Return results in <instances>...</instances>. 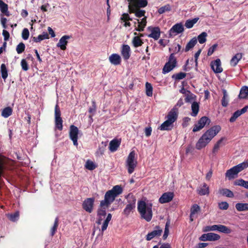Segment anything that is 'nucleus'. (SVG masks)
Returning a JSON list of instances; mask_svg holds the SVG:
<instances>
[{
  "mask_svg": "<svg viewBox=\"0 0 248 248\" xmlns=\"http://www.w3.org/2000/svg\"><path fill=\"white\" fill-rule=\"evenodd\" d=\"M121 54L123 58L127 60L130 56V48L127 45H124L121 50Z\"/></svg>",
  "mask_w": 248,
  "mask_h": 248,
  "instance_id": "22",
  "label": "nucleus"
},
{
  "mask_svg": "<svg viewBox=\"0 0 248 248\" xmlns=\"http://www.w3.org/2000/svg\"><path fill=\"white\" fill-rule=\"evenodd\" d=\"M70 38V36L68 35L63 36L59 40L57 46L62 50H65L66 48V45L68 43V40Z\"/></svg>",
  "mask_w": 248,
  "mask_h": 248,
  "instance_id": "19",
  "label": "nucleus"
},
{
  "mask_svg": "<svg viewBox=\"0 0 248 248\" xmlns=\"http://www.w3.org/2000/svg\"><path fill=\"white\" fill-rule=\"evenodd\" d=\"M242 114L239 110L236 111L234 113H233L232 116L230 118V122L231 123L234 122Z\"/></svg>",
  "mask_w": 248,
  "mask_h": 248,
  "instance_id": "51",
  "label": "nucleus"
},
{
  "mask_svg": "<svg viewBox=\"0 0 248 248\" xmlns=\"http://www.w3.org/2000/svg\"><path fill=\"white\" fill-rule=\"evenodd\" d=\"M218 232L226 234H229L232 232V230L228 227L225 225H219Z\"/></svg>",
  "mask_w": 248,
  "mask_h": 248,
  "instance_id": "45",
  "label": "nucleus"
},
{
  "mask_svg": "<svg viewBox=\"0 0 248 248\" xmlns=\"http://www.w3.org/2000/svg\"><path fill=\"white\" fill-rule=\"evenodd\" d=\"M199 19V17H196L192 19L187 20L186 21L185 25L188 29L191 28L193 27L194 25L198 22Z\"/></svg>",
  "mask_w": 248,
  "mask_h": 248,
  "instance_id": "34",
  "label": "nucleus"
},
{
  "mask_svg": "<svg viewBox=\"0 0 248 248\" xmlns=\"http://www.w3.org/2000/svg\"><path fill=\"white\" fill-rule=\"evenodd\" d=\"M132 44L135 47H138L142 46L143 42L139 36H135L132 41Z\"/></svg>",
  "mask_w": 248,
  "mask_h": 248,
  "instance_id": "38",
  "label": "nucleus"
},
{
  "mask_svg": "<svg viewBox=\"0 0 248 248\" xmlns=\"http://www.w3.org/2000/svg\"><path fill=\"white\" fill-rule=\"evenodd\" d=\"M220 238V236L217 233L209 232L202 235L199 239L202 241H215L219 240Z\"/></svg>",
  "mask_w": 248,
  "mask_h": 248,
  "instance_id": "13",
  "label": "nucleus"
},
{
  "mask_svg": "<svg viewBox=\"0 0 248 248\" xmlns=\"http://www.w3.org/2000/svg\"><path fill=\"white\" fill-rule=\"evenodd\" d=\"M211 66L215 73H220L222 72L223 69L221 66V61L217 59L211 63Z\"/></svg>",
  "mask_w": 248,
  "mask_h": 248,
  "instance_id": "18",
  "label": "nucleus"
},
{
  "mask_svg": "<svg viewBox=\"0 0 248 248\" xmlns=\"http://www.w3.org/2000/svg\"><path fill=\"white\" fill-rule=\"evenodd\" d=\"M55 128L59 130L62 129V120L61 117V111L58 105L55 108Z\"/></svg>",
  "mask_w": 248,
  "mask_h": 248,
  "instance_id": "9",
  "label": "nucleus"
},
{
  "mask_svg": "<svg viewBox=\"0 0 248 248\" xmlns=\"http://www.w3.org/2000/svg\"><path fill=\"white\" fill-rule=\"evenodd\" d=\"M197 43V39L194 37L186 45L185 51L187 52L192 48Z\"/></svg>",
  "mask_w": 248,
  "mask_h": 248,
  "instance_id": "33",
  "label": "nucleus"
},
{
  "mask_svg": "<svg viewBox=\"0 0 248 248\" xmlns=\"http://www.w3.org/2000/svg\"><path fill=\"white\" fill-rule=\"evenodd\" d=\"M237 173L233 168V167L230 169L227 170L225 176L227 177L229 180H231L235 178L237 176Z\"/></svg>",
  "mask_w": 248,
  "mask_h": 248,
  "instance_id": "25",
  "label": "nucleus"
},
{
  "mask_svg": "<svg viewBox=\"0 0 248 248\" xmlns=\"http://www.w3.org/2000/svg\"><path fill=\"white\" fill-rule=\"evenodd\" d=\"M207 36V34L205 32H202V33L199 35L197 37L199 42L201 44L205 43L206 41Z\"/></svg>",
  "mask_w": 248,
  "mask_h": 248,
  "instance_id": "46",
  "label": "nucleus"
},
{
  "mask_svg": "<svg viewBox=\"0 0 248 248\" xmlns=\"http://www.w3.org/2000/svg\"><path fill=\"white\" fill-rule=\"evenodd\" d=\"M58 222H59L58 218L56 217L55 220L53 227L51 228V233L52 236H53L55 234V233L57 230V229L58 226Z\"/></svg>",
  "mask_w": 248,
  "mask_h": 248,
  "instance_id": "53",
  "label": "nucleus"
},
{
  "mask_svg": "<svg viewBox=\"0 0 248 248\" xmlns=\"http://www.w3.org/2000/svg\"><path fill=\"white\" fill-rule=\"evenodd\" d=\"M123 192V188L121 186L116 185L109 190H108L105 195L104 199L100 202L99 208L97 210L98 220L97 223L100 224L106 215L107 209L114 202L116 197Z\"/></svg>",
  "mask_w": 248,
  "mask_h": 248,
  "instance_id": "1",
  "label": "nucleus"
},
{
  "mask_svg": "<svg viewBox=\"0 0 248 248\" xmlns=\"http://www.w3.org/2000/svg\"><path fill=\"white\" fill-rule=\"evenodd\" d=\"M79 132L78 129L77 127L74 125H72L70 127L69 136L70 139L73 141V144L75 146H78V134Z\"/></svg>",
  "mask_w": 248,
  "mask_h": 248,
  "instance_id": "12",
  "label": "nucleus"
},
{
  "mask_svg": "<svg viewBox=\"0 0 248 248\" xmlns=\"http://www.w3.org/2000/svg\"><path fill=\"white\" fill-rule=\"evenodd\" d=\"M145 87L146 95L148 96H152L153 95V87L152 85L148 82H146Z\"/></svg>",
  "mask_w": 248,
  "mask_h": 248,
  "instance_id": "48",
  "label": "nucleus"
},
{
  "mask_svg": "<svg viewBox=\"0 0 248 248\" xmlns=\"http://www.w3.org/2000/svg\"><path fill=\"white\" fill-rule=\"evenodd\" d=\"M29 31L27 28H25L22 31V37L24 40H27L29 36Z\"/></svg>",
  "mask_w": 248,
  "mask_h": 248,
  "instance_id": "56",
  "label": "nucleus"
},
{
  "mask_svg": "<svg viewBox=\"0 0 248 248\" xmlns=\"http://www.w3.org/2000/svg\"><path fill=\"white\" fill-rule=\"evenodd\" d=\"M135 151H131L129 153L126 161V167L129 174H131L134 171L137 166V161L135 159Z\"/></svg>",
  "mask_w": 248,
  "mask_h": 248,
  "instance_id": "6",
  "label": "nucleus"
},
{
  "mask_svg": "<svg viewBox=\"0 0 248 248\" xmlns=\"http://www.w3.org/2000/svg\"><path fill=\"white\" fill-rule=\"evenodd\" d=\"M219 193L223 196H225L229 198H232L234 196L233 192L227 188H222L220 189Z\"/></svg>",
  "mask_w": 248,
  "mask_h": 248,
  "instance_id": "37",
  "label": "nucleus"
},
{
  "mask_svg": "<svg viewBox=\"0 0 248 248\" xmlns=\"http://www.w3.org/2000/svg\"><path fill=\"white\" fill-rule=\"evenodd\" d=\"M0 9L2 13L6 16H9V13L8 11V5L5 3L2 0H0Z\"/></svg>",
  "mask_w": 248,
  "mask_h": 248,
  "instance_id": "29",
  "label": "nucleus"
},
{
  "mask_svg": "<svg viewBox=\"0 0 248 248\" xmlns=\"http://www.w3.org/2000/svg\"><path fill=\"white\" fill-rule=\"evenodd\" d=\"M198 191L200 195H208L209 194V187L207 184L203 183L202 186L199 187Z\"/></svg>",
  "mask_w": 248,
  "mask_h": 248,
  "instance_id": "26",
  "label": "nucleus"
},
{
  "mask_svg": "<svg viewBox=\"0 0 248 248\" xmlns=\"http://www.w3.org/2000/svg\"><path fill=\"white\" fill-rule=\"evenodd\" d=\"M194 95L191 93L190 92H188V93H187L186 95V97L185 98V101L186 102H190L194 99Z\"/></svg>",
  "mask_w": 248,
  "mask_h": 248,
  "instance_id": "58",
  "label": "nucleus"
},
{
  "mask_svg": "<svg viewBox=\"0 0 248 248\" xmlns=\"http://www.w3.org/2000/svg\"><path fill=\"white\" fill-rule=\"evenodd\" d=\"M21 65L22 66V68L24 71H27L29 69L28 64L27 62L25 59H23L21 62Z\"/></svg>",
  "mask_w": 248,
  "mask_h": 248,
  "instance_id": "57",
  "label": "nucleus"
},
{
  "mask_svg": "<svg viewBox=\"0 0 248 248\" xmlns=\"http://www.w3.org/2000/svg\"><path fill=\"white\" fill-rule=\"evenodd\" d=\"M48 38V34L46 32H44L42 34L39 35L37 37H33V40L35 42H39L43 40Z\"/></svg>",
  "mask_w": 248,
  "mask_h": 248,
  "instance_id": "42",
  "label": "nucleus"
},
{
  "mask_svg": "<svg viewBox=\"0 0 248 248\" xmlns=\"http://www.w3.org/2000/svg\"><path fill=\"white\" fill-rule=\"evenodd\" d=\"M177 65L176 58L173 53L170 55L168 62L166 63L163 68V73L166 74L172 70Z\"/></svg>",
  "mask_w": 248,
  "mask_h": 248,
  "instance_id": "7",
  "label": "nucleus"
},
{
  "mask_svg": "<svg viewBox=\"0 0 248 248\" xmlns=\"http://www.w3.org/2000/svg\"><path fill=\"white\" fill-rule=\"evenodd\" d=\"M148 29L151 32V33L148 35L149 37L152 38L155 40L159 39L160 36V31L158 27L153 28L149 27Z\"/></svg>",
  "mask_w": 248,
  "mask_h": 248,
  "instance_id": "17",
  "label": "nucleus"
},
{
  "mask_svg": "<svg viewBox=\"0 0 248 248\" xmlns=\"http://www.w3.org/2000/svg\"><path fill=\"white\" fill-rule=\"evenodd\" d=\"M178 116V109L174 107L172 108L166 116V120L159 127L161 130H170L173 127L174 123Z\"/></svg>",
  "mask_w": 248,
  "mask_h": 248,
  "instance_id": "5",
  "label": "nucleus"
},
{
  "mask_svg": "<svg viewBox=\"0 0 248 248\" xmlns=\"http://www.w3.org/2000/svg\"><path fill=\"white\" fill-rule=\"evenodd\" d=\"M186 76V74L183 72H180L172 76L173 78L176 79L180 80L184 78Z\"/></svg>",
  "mask_w": 248,
  "mask_h": 248,
  "instance_id": "54",
  "label": "nucleus"
},
{
  "mask_svg": "<svg viewBox=\"0 0 248 248\" xmlns=\"http://www.w3.org/2000/svg\"><path fill=\"white\" fill-rule=\"evenodd\" d=\"M168 225H169L168 223H167L166 224V226H165L164 233V234L163 236L164 239H166L169 234V230Z\"/></svg>",
  "mask_w": 248,
  "mask_h": 248,
  "instance_id": "61",
  "label": "nucleus"
},
{
  "mask_svg": "<svg viewBox=\"0 0 248 248\" xmlns=\"http://www.w3.org/2000/svg\"><path fill=\"white\" fill-rule=\"evenodd\" d=\"M85 167L88 170H92L97 167V165L92 161L88 160L86 161Z\"/></svg>",
  "mask_w": 248,
  "mask_h": 248,
  "instance_id": "41",
  "label": "nucleus"
},
{
  "mask_svg": "<svg viewBox=\"0 0 248 248\" xmlns=\"http://www.w3.org/2000/svg\"><path fill=\"white\" fill-rule=\"evenodd\" d=\"M212 174L213 171L212 170H210L206 175V179L208 181H209L212 177Z\"/></svg>",
  "mask_w": 248,
  "mask_h": 248,
  "instance_id": "63",
  "label": "nucleus"
},
{
  "mask_svg": "<svg viewBox=\"0 0 248 248\" xmlns=\"http://www.w3.org/2000/svg\"><path fill=\"white\" fill-rule=\"evenodd\" d=\"M110 62L115 65H119L121 63V58L118 54H112L108 58Z\"/></svg>",
  "mask_w": 248,
  "mask_h": 248,
  "instance_id": "21",
  "label": "nucleus"
},
{
  "mask_svg": "<svg viewBox=\"0 0 248 248\" xmlns=\"http://www.w3.org/2000/svg\"><path fill=\"white\" fill-rule=\"evenodd\" d=\"M120 142L117 140H111L109 145V149L111 152L116 151L118 148L119 147Z\"/></svg>",
  "mask_w": 248,
  "mask_h": 248,
  "instance_id": "27",
  "label": "nucleus"
},
{
  "mask_svg": "<svg viewBox=\"0 0 248 248\" xmlns=\"http://www.w3.org/2000/svg\"><path fill=\"white\" fill-rule=\"evenodd\" d=\"M174 197V193L171 192H165L163 193L159 199V202L160 203H165L172 201Z\"/></svg>",
  "mask_w": 248,
  "mask_h": 248,
  "instance_id": "16",
  "label": "nucleus"
},
{
  "mask_svg": "<svg viewBox=\"0 0 248 248\" xmlns=\"http://www.w3.org/2000/svg\"><path fill=\"white\" fill-rule=\"evenodd\" d=\"M192 113L191 115L192 116H196L197 115L199 110V104L196 102H194L191 105Z\"/></svg>",
  "mask_w": 248,
  "mask_h": 248,
  "instance_id": "35",
  "label": "nucleus"
},
{
  "mask_svg": "<svg viewBox=\"0 0 248 248\" xmlns=\"http://www.w3.org/2000/svg\"><path fill=\"white\" fill-rule=\"evenodd\" d=\"M25 45L23 43H20L17 46L16 50L18 54H20L25 50Z\"/></svg>",
  "mask_w": 248,
  "mask_h": 248,
  "instance_id": "52",
  "label": "nucleus"
},
{
  "mask_svg": "<svg viewBox=\"0 0 248 248\" xmlns=\"http://www.w3.org/2000/svg\"><path fill=\"white\" fill-rule=\"evenodd\" d=\"M223 140L224 138H222L219 140H218L217 142L215 144L214 147L213 149V152L214 153L217 152L220 147L221 146V143Z\"/></svg>",
  "mask_w": 248,
  "mask_h": 248,
  "instance_id": "49",
  "label": "nucleus"
},
{
  "mask_svg": "<svg viewBox=\"0 0 248 248\" xmlns=\"http://www.w3.org/2000/svg\"><path fill=\"white\" fill-rule=\"evenodd\" d=\"M0 71L1 73V77L4 79H5L8 77V72L7 70V68L5 64L2 63L0 66Z\"/></svg>",
  "mask_w": 248,
  "mask_h": 248,
  "instance_id": "47",
  "label": "nucleus"
},
{
  "mask_svg": "<svg viewBox=\"0 0 248 248\" xmlns=\"http://www.w3.org/2000/svg\"><path fill=\"white\" fill-rule=\"evenodd\" d=\"M136 199H133L131 203L127 204L124 209L123 214L125 216H128L131 212L135 208Z\"/></svg>",
  "mask_w": 248,
  "mask_h": 248,
  "instance_id": "20",
  "label": "nucleus"
},
{
  "mask_svg": "<svg viewBox=\"0 0 248 248\" xmlns=\"http://www.w3.org/2000/svg\"><path fill=\"white\" fill-rule=\"evenodd\" d=\"M193 151V148L192 146L190 145L187 146V147L186 148V154H188L192 153Z\"/></svg>",
  "mask_w": 248,
  "mask_h": 248,
  "instance_id": "64",
  "label": "nucleus"
},
{
  "mask_svg": "<svg viewBox=\"0 0 248 248\" xmlns=\"http://www.w3.org/2000/svg\"><path fill=\"white\" fill-rule=\"evenodd\" d=\"M248 167V160H247L243 162L238 164L233 167L235 169L237 173L242 171L246 169Z\"/></svg>",
  "mask_w": 248,
  "mask_h": 248,
  "instance_id": "24",
  "label": "nucleus"
},
{
  "mask_svg": "<svg viewBox=\"0 0 248 248\" xmlns=\"http://www.w3.org/2000/svg\"><path fill=\"white\" fill-rule=\"evenodd\" d=\"M200 210V207L199 205L195 204H194L191 208L190 214L191 215H195Z\"/></svg>",
  "mask_w": 248,
  "mask_h": 248,
  "instance_id": "50",
  "label": "nucleus"
},
{
  "mask_svg": "<svg viewBox=\"0 0 248 248\" xmlns=\"http://www.w3.org/2000/svg\"><path fill=\"white\" fill-rule=\"evenodd\" d=\"M184 31L183 25L181 23H177L170 29L169 32L170 36H174L183 32Z\"/></svg>",
  "mask_w": 248,
  "mask_h": 248,
  "instance_id": "15",
  "label": "nucleus"
},
{
  "mask_svg": "<svg viewBox=\"0 0 248 248\" xmlns=\"http://www.w3.org/2000/svg\"><path fill=\"white\" fill-rule=\"evenodd\" d=\"M210 120L206 116L202 117L198 122L197 124L194 125L193 128V132H195L201 130L202 129L206 124H209Z\"/></svg>",
  "mask_w": 248,
  "mask_h": 248,
  "instance_id": "10",
  "label": "nucleus"
},
{
  "mask_svg": "<svg viewBox=\"0 0 248 248\" xmlns=\"http://www.w3.org/2000/svg\"><path fill=\"white\" fill-rule=\"evenodd\" d=\"M94 202V199L93 198H87L83 202V209L88 213H92L93 209Z\"/></svg>",
  "mask_w": 248,
  "mask_h": 248,
  "instance_id": "11",
  "label": "nucleus"
},
{
  "mask_svg": "<svg viewBox=\"0 0 248 248\" xmlns=\"http://www.w3.org/2000/svg\"><path fill=\"white\" fill-rule=\"evenodd\" d=\"M220 130L221 127L219 125H215L208 129L196 143V148L197 150H201L204 148Z\"/></svg>",
  "mask_w": 248,
  "mask_h": 248,
  "instance_id": "2",
  "label": "nucleus"
},
{
  "mask_svg": "<svg viewBox=\"0 0 248 248\" xmlns=\"http://www.w3.org/2000/svg\"><path fill=\"white\" fill-rule=\"evenodd\" d=\"M242 58V55L241 53H238L236 54L231 60V65L232 66H236Z\"/></svg>",
  "mask_w": 248,
  "mask_h": 248,
  "instance_id": "28",
  "label": "nucleus"
},
{
  "mask_svg": "<svg viewBox=\"0 0 248 248\" xmlns=\"http://www.w3.org/2000/svg\"><path fill=\"white\" fill-rule=\"evenodd\" d=\"M6 216L10 221L15 222L19 219V212L16 211L13 214H7Z\"/></svg>",
  "mask_w": 248,
  "mask_h": 248,
  "instance_id": "30",
  "label": "nucleus"
},
{
  "mask_svg": "<svg viewBox=\"0 0 248 248\" xmlns=\"http://www.w3.org/2000/svg\"><path fill=\"white\" fill-rule=\"evenodd\" d=\"M127 1L129 3L128 10L144 8L148 4L147 0H127Z\"/></svg>",
  "mask_w": 248,
  "mask_h": 248,
  "instance_id": "8",
  "label": "nucleus"
},
{
  "mask_svg": "<svg viewBox=\"0 0 248 248\" xmlns=\"http://www.w3.org/2000/svg\"><path fill=\"white\" fill-rule=\"evenodd\" d=\"M234 185L235 186H241L248 189V181H245L242 179L236 180L234 182Z\"/></svg>",
  "mask_w": 248,
  "mask_h": 248,
  "instance_id": "32",
  "label": "nucleus"
},
{
  "mask_svg": "<svg viewBox=\"0 0 248 248\" xmlns=\"http://www.w3.org/2000/svg\"><path fill=\"white\" fill-rule=\"evenodd\" d=\"M12 113V109L10 107H6L4 108L2 112L1 115L4 118H7Z\"/></svg>",
  "mask_w": 248,
  "mask_h": 248,
  "instance_id": "43",
  "label": "nucleus"
},
{
  "mask_svg": "<svg viewBox=\"0 0 248 248\" xmlns=\"http://www.w3.org/2000/svg\"><path fill=\"white\" fill-rule=\"evenodd\" d=\"M223 96L221 100V105L223 107H227L229 102V96L226 90H223Z\"/></svg>",
  "mask_w": 248,
  "mask_h": 248,
  "instance_id": "36",
  "label": "nucleus"
},
{
  "mask_svg": "<svg viewBox=\"0 0 248 248\" xmlns=\"http://www.w3.org/2000/svg\"><path fill=\"white\" fill-rule=\"evenodd\" d=\"M152 207V203L146 202L145 200L138 202L137 209L142 219H145L147 222L151 220L153 217Z\"/></svg>",
  "mask_w": 248,
  "mask_h": 248,
  "instance_id": "3",
  "label": "nucleus"
},
{
  "mask_svg": "<svg viewBox=\"0 0 248 248\" xmlns=\"http://www.w3.org/2000/svg\"><path fill=\"white\" fill-rule=\"evenodd\" d=\"M2 35L4 36V40L5 42H6V41L9 38V36H10L9 33L8 32V31L4 30L2 31Z\"/></svg>",
  "mask_w": 248,
  "mask_h": 248,
  "instance_id": "62",
  "label": "nucleus"
},
{
  "mask_svg": "<svg viewBox=\"0 0 248 248\" xmlns=\"http://www.w3.org/2000/svg\"><path fill=\"white\" fill-rule=\"evenodd\" d=\"M218 207L221 210H227L229 207V204L226 202H222L218 203Z\"/></svg>",
  "mask_w": 248,
  "mask_h": 248,
  "instance_id": "55",
  "label": "nucleus"
},
{
  "mask_svg": "<svg viewBox=\"0 0 248 248\" xmlns=\"http://www.w3.org/2000/svg\"><path fill=\"white\" fill-rule=\"evenodd\" d=\"M239 99H248V87L246 86H243L240 91L238 95Z\"/></svg>",
  "mask_w": 248,
  "mask_h": 248,
  "instance_id": "23",
  "label": "nucleus"
},
{
  "mask_svg": "<svg viewBox=\"0 0 248 248\" xmlns=\"http://www.w3.org/2000/svg\"><path fill=\"white\" fill-rule=\"evenodd\" d=\"M111 217H112L111 214H108L107 215V217L106 219L104 220V221L103 223L102 226L101 227L102 232H103L104 231H105L107 229L108 223L111 219Z\"/></svg>",
  "mask_w": 248,
  "mask_h": 248,
  "instance_id": "39",
  "label": "nucleus"
},
{
  "mask_svg": "<svg viewBox=\"0 0 248 248\" xmlns=\"http://www.w3.org/2000/svg\"><path fill=\"white\" fill-rule=\"evenodd\" d=\"M217 46V44L213 45L211 47H210L208 49L207 55L208 56H211L215 51L216 49Z\"/></svg>",
  "mask_w": 248,
  "mask_h": 248,
  "instance_id": "59",
  "label": "nucleus"
},
{
  "mask_svg": "<svg viewBox=\"0 0 248 248\" xmlns=\"http://www.w3.org/2000/svg\"><path fill=\"white\" fill-rule=\"evenodd\" d=\"M236 209L238 211L248 210V203H238L235 205Z\"/></svg>",
  "mask_w": 248,
  "mask_h": 248,
  "instance_id": "31",
  "label": "nucleus"
},
{
  "mask_svg": "<svg viewBox=\"0 0 248 248\" xmlns=\"http://www.w3.org/2000/svg\"><path fill=\"white\" fill-rule=\"evenodd\" d=\"M7 161L8 159L6 157L0 155V177L2 173L4 165L7 162Z\"/></svg>",
  "mask_w": 248,
  "mask_h": 248,
  "instance_id": "40",
  "label": "nucleus"
},
{
  "mask_svg": "<svg viewBox=\"0 0 248 248\" xmlns=\"http://www.w3.org/2000/svg\"><path fill=\"white\" fill-rule=\"evenodd\" d=\"M171 10V6L170 4H168L159 8L158 10V13L159 14H162L166 12H169Z\"/></svg>",
  "mask_w": 248,
  "mask_h": 248,
  "instance_id": "44",
  "label": "nucleus"
},
{
  "mask_svg": "<svg viewBox=\"0 0 248 248\" xmlns=\"http://www.w3.org/2000/svg\"><path fill=\"white\" fill-rule=\"evenodd\" d=\"M121 19L124 22L132 20V19L130 17L129 15L126 13H124L122 15Z\"/></svg>",
  "mask_w": 248,
  "mask_h": 248,
  "instance_id": "60",
  "label": "nucleus"
},
{
  "mask_svg": "<svg viewBox=\"0 0 248 248\" xmlns=\"http://www.w3.org/2000/svg\"><path fill=\"white\" fill-rule=\"evenodd\" d=\"M130 13H133L138 18L134 22L135 29L139 31H142L147 24V16H145V11L140 8L129 9Z\"/></svg>",
  "mask_w": 248,
  "mask_h": 248,
  "instance_id": "4",
  "label": "nucleus"
},
{
  "mask_svg": "<svg viewBox=\"0 0 248 248\" xmlns=\"http://www.w3.org/2000/svg\"><path fill=\"white\" fill-rule=\"evenodd\" d=\"M162 233V229L159 226H156L153 231L146 235V239L147 241H150L154 238L160 236Z\"/></svg>",
  "mask_w": 248,
  "mask_h": 248,
  "instance_id": "14",
  "label": "nucleus"
}]
</instances>
